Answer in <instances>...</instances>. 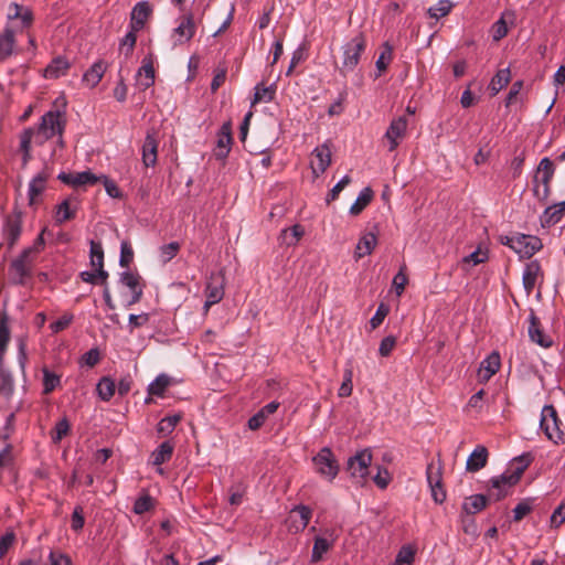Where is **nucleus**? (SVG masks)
Wrapping results in <instances>:
<instances>
[{"mask_svg": "<svg viewBox=\"0 0 565 565\" xmlns=\"http://www.w3.org/2000/svg\"><path fill=\"white\" fill-rule=\"evenodd\" d=\"M120 284L130 289V291H136L138 289H142L141 277L138 274L131 271H124L119 277Z\"/></svg>", "mask_w": 565, "mask_h": 565, "instance_id": "a19ab883", "label": "nucleus"}, {"mask_svg": "<svg viewBox=\"0 0 565 565\" xmlns=\"http://www.w3.org/2000/svg\"><path fill=\"white\" fill-rule=\"evenodd\" d=\"M484 404H486V391H477V393L470 397V399L467 404V408L475 411V412H479L480 409H482Z\"/></svg>", "mask_w": 565, "mask_h": 565, "instance_id": "5fc2aeb1", "label": "nucleus"}, {"mask_svg": "<svg viewBox=\"0 0 565 565\" xmlns=\"http://www.w3.org/2000/svg\"><path fill=\"white\" fill-rule=\"evenodd\" d=\"M61 385L60 375L50 371L47 367L43 369V386L44 388H56Z\"/></svg>", "mask_w": 565, "mask_h": 565, "instance_id": "6e6d98bb", "label": "nucleus"}, {"mask_svg": "<svg viewBox=\"0 0 565 565\" xmlns=\"http://www.w3.org/2000/svg\"><path fill=\"white\" fill-rule=\"evenodd\" d=\"M99 177L92 173L90 171H83L74 173V186H86L93 185L99 181Z\"/></svg>", "mask_w": 565, "mask_h": 565, "instance_id": "a18cd8bd", "label": "nucleus"}, {"mask_svg": "<svg viewBox=\"0 0 565 565\" xmlns=\"http://www.w3.org/2000/svg\"><path fill=\"white\" fill-rule=\"evenodd\" d=\"M305 230L301 225L296 224L290 228H285L280 233L281 244L286 246H295L303 236Z\"/></svg>", "mask_w": 565, "mask_h": 565, "instance_id": "2f4dec72", "label": "nucleus"}, {"mask_svg": "<svg viewBox=\"0 0 565 565\" xmlns=\"http://www.w3.org/2000/svg\"><path fill=\"white\" fill-rule=\"evenodd\" d=\"M68 430H70V424H68L67 419L66 418L61 419L55 426L53 440L55 443L62 440V438H64L67 435Z\"/></svg>", "mask_w": 565, "mask_h": 565, "instance_id": "69168bd1", "label": "nucleus"}, {"mask_svg": "<svg viewBox=\"0 0 565 565\" xmlns=\"http://www.w3.org/2000/svg\"><path fill=\"white\" fill-rule=\"evenodd\" d=\"M180 415H172L162 418L158 424V431L163 435L172 433L177 424L180 422Z\"/></svg>", "mask_w": 565, "mask_h": 565, "instance_id": "8fccbe9b", "label": "nucleus"}, {"mask_svg": "<svg viewBox=\"0 0 565 565\" xmlns=\"http://www.w3.org/2000/svg\"><path fill=\"white\" fill-rule=\"evenodd\" d=\"M180 249L178 242H171L160 247V258L163 264H167L174 258Z\"/></svg>", "mask_w": 565, "mask_h": 565, "instance_id": "3c124183", "label": "nucleus"}, {"mask_svg": "<svg viewBox=\"0 0 565 565\" xmlns=\"http://www.w3.org/2000/svg\"><path fill=\"white\" fill-rule=\"evenodd\" d=\"M267 415L259 409L254 416L248 419L247 426L250 430H257L260 428L267 419Z\"/></svg>", "mask_w": 565, "mask_h": 565, "instance_id": "e2e57ef3", "label": "nucleus"}, {"mask_svg": "<svg viewBox=\"0 0 565 565\" xmlns=\"http://www.w3.org/2000/svg\"><path fill=\"white\" fill-rule=\"evenodd\" d=\"M377 239L373 233L364 234L358 242L354 258L358 260L366 255H370L376 246Z\"/></svg>", "mask_w": 565, "mask_h": 565, "instance_id": "7c9ffc66", "label": "nucleus"}, {"mask_svg": "<svg viewBox=\"0 0 565 565\" xmlns=\"http://www.w3.org/2000/svg\"><path fill=\"white\" fill-rule=\"evenodd\" d=\"M10 340L9 329V317L3 312L0 317V355H2L7 349Z\"/></svg>", "mask_w": 565, "mask_h": 565, "instance_id": "37998d69", "label": "nucleus"}, {"mask_svg": "<svg viewBox=\"0 0 565 565\" xmlns=\"http://www.w3.org/2000/svg\"><path fill=\"white\" fill-rule=\"evenodd\" d=\"M136 32L137 31H132L131 29L121 41V50L125 52L126 56L130 55L134 50L137 40Z\"/></svg>", "mask_w": 565, "mask_h": 565, "instance_id": "680f3d73", "label": "nucleus"}, {"mask_svg": "<svg viewBox=\"0 0 565 565\" xmlns=\"http://www.w3.org/2000/svg\"><path fill=\"white\" fill-rule=\"evenodd\" d=\"M50 174L45 170L39 172L29 183V201L30 204L35 202V199L44 191L46 180Z\"/></svg>", "mask_w": 565, "mask_h": 565, "instance_id": "c756f323", "label": "nucleus"}, {"mask_svg": "<svg viewBox=\"0 0 565 565\" xmlns=\"http://www.w3.org/2000/svg\"><path fill=\"white\" fill-rule=\"evenodd\" d=\"M373 198V191L370 188H364L356 200L350 207V214L359 215L371 202Z\"/></svg>", "mask_w": 565, "mask_h": 565, "instance_id": "f704fd0d", "label": "nucleus"}, {"mask_svg": "<svg viewBox=\"0 0 565 565\" xmlns=\"http://www.w3.org/2000/svg\"><path fill=\"white\" fill-rule=\"evenodd\" d=\"M150 13L151 8L147 1L138 2L131 11L130 29L132 31H140L145 26Z\"/></svg>", "mask_w": 565, "mask_h": 565, "instance_id": "5701e85b", "label": "nucleus"}, {"mask_svg": "<svg viewBox=\"0 0 565 565\" xmlns=\"http://www.w3.org/2000/svg\"><path fill=\"white\" fill-rule=\"evenodd\" d=\"M73 320V316L71 315H64L61 318H58L56 321L52 322L50 328L52 332L57 333L66 329Z\"/></svg>", "mask_w": 565, "mask_h": 565, "instance_id": "0e129e2a", "label": "nucleus"}, {"mask_svg": "<svg viewBox=\"0 0 565 565\" xmlns=\"http://www.w3.org/2000/svg\"><path fill=\"white\" fill-rule=\"evenodd\" d=\"M134 258V250L130 247V245L127 242H122L120 246V258H119V265L121 267H128L129 264L132 262Z\"/></svg>", "mask_w": 565, "mask_h": 565, "instance_id": "13d9d810", "label": "nucleus"}, {"mask_svg": "<svg viewBox=\"0 0 565 565\" xmlns=\"http://www.w3.org/2000/svg\"><path fill=\"white\" fill-rule=\"evenodd\" d=\"M132 386V380L130 376L120 379L116 385L115 381L108 376L102 377L96 384V388H130Z\"/></svg>", "mask_w": 565, "mask_h": 565, "instance_id": "58836bf2", "label": "nucleus"}, {"mask_svg": "<svg viewBox=\"0 0 565 565\" xmlns=\"http://www.w3.org/2000/svg\"><path fill=\"white\" fill-rule=\"evenodd\" d=\"M487 259H488L487 252H483L480 248H478L477 250H475V252L470 253L469 255H467L466 257H463L462 263H463V265L476 266V265L484 263Z\"/></svg>", "mask_w": 565, "mask_h": 565, "instance_id": "864d4df0", "label": "nucleus"}, {"mask_svg": "<svg viewBox=\"0 0 565 565\" xmlns=\"http://www.w3.org/2000/svg\"><path fill=\"white\" fill-rule=\"evenodd\" d=\"M311 169L313 174L319 177L322 174L331 163V148L330 142L326 141L324 143L315 148L311 153Z\"/></svg>", "mask_w": 565, "mask_h": 565, "instance_id": "ddd939ff", "label": "nucleus"}, {"mask_svg": "<svg viewBox=\"0 0 565 565\" xmlns=\"http://www.w3.org/2000/svg\"><path fill=\"white\" fill-rule=\"evenodd\" d=\"M34 257L30 256V250L22 253L13 258L8 268L10 282L13 285L24 286L32 278Z\"/></svg>", "mask_w": 565, "mask_h": 565, "instance_id": "7ed1b4c3", "label": "nucleus"}, {"mask_svg": "<svg viewBox=\"0 0 565 565\" xmlns=\"http://www.w3.org/2000/svg\"><path fill=\"white\" fill-rule=\"evenodd\" d=\"M414 115V110L408 106L406 109V114L401 115L397 119H394L391 122V150H393L397 145L398 138H402L407 128L408 117Z\"/></svg>", "mask_w": 565, "mask_h": 565, "instance_id": "4be33fe9", "label": "nucleus"}, {"mask_svg": "<svg viewBox=\"0 0 565 565\" xmlns=\"http://www.w3.org/2000/svg\"><path fill=\"white\" fill-rule=\"evenodd\" d=\"M554 174V164L548 158H543L534 177L533 193L539 201H546L550 195V183Z\"/></svg>", "mask_w": 565, "mask_h": 565, "instance_id": "20e7f679", "label": "nucleus"}, {"mask_svg": "<svg viewBox=\"0 0 565 565\" xmlns=\"http://www.w3.org/2000/svg\"><path fill=\"white\" fill-rule=\"evenodd\" d=\"M565 521V502H562L551 515V524L555 527Z\"/></svg>", "mask_w": 565, "mask_h": 565, "instance_id": "774afa93", "label": "nucleus"}, {"mask_svg": "<svg viewBox=\"0 0 565 565\" xmlns=\"http://www.w3.org/2000/svg\"><path fill=\"white\" fill-rule=\"evenodd\" d=\"M232 141V125L230 121H226L222 125L217 134L216 148L214 150V156L216 159L223 160L227 157L231 150Z\"/></svg>", "mask_w": 565, "mask_h": 565, "instance_id": "2eb2a0df", "label": "nucleus"}, {"mask_svg": "<svg viewBox=\"0 0 565 565\" xmlns=\"http://www.w3.org/2000/svg\"><path fill=\"white\" fill-rule=\"evenodd\" d=\"M137 86L141 90H146L154 83V68L151 58H143L142 65L139 68L137 76Z\"/></svg>", "mask_w": 565, "mask_h": 565, "instance_id": "412c9836", "label": "nucleus"}, {"mask_svg": "<svg viewBox=\"0 0 565 565\" xmlns=\"http://www.w3.org/2000/svg\"><path fill=\"white\" fill-rule=\"evenodd\" d=\"M172 452L173 446L169 441H164L151 454V462L154 466H160L170 460Z\"/></svg>", "mask_w": 565, "mask_h": 565, "instance_id": "72a5a7b5", "label": "nucleus"}, {"mask_svg": "<svg viewBox=\"0 0 565 565\" xmlns=\"http://www.w3.org/2000/svg\"><path fill=\"white\" fill-rule=\"evenodd\" d=\"M275 90L271 87H266L263 85H257L255 87V94L254 99L252 102V105H255L257 103H269L274 99Z\"/></svg>", "mask_w": 565, "mask_h": 565, "instance_id": "de8ad7c7", "label": "nucleus"}, {"mask_svg": "<svg viewBox=\"0 0 565 565\" xmlns=\"http://www.w3.org/2000/svg\"><path fill=\"white\" fill-rule=\"evenodd\" d=\"M510 82V70L502 68L497 72V74L492 77L489 89L492 95L498 94L502 88H504Z\"/></svg>", "mask_w": 565, "mask_h": 565, "instance_id": "c9c22d12", "label": "nucleus"}, {"mask_svg": "<svg viewBox=\"0 0 565 565\" xmlns=\"http://www.w3.org/2000/svg\"><path fill=\"white\" fill-rule=\"evenodd\" d=\"M205 296V309H209L211 306L220 302L224 297L223 279L220 277H212L206 285Z\"/></svg>", "mask_w": 565, "mask_h": 565, "instance_id": "6ab92c4d", "label": "nucleus"}, {"mask_svg": "<svg viewBox=\"0 0 565 565\" xmlns=\"http://www.w3.org/2000/svg\"><path fill=\"white\" fill-rule=\"evenodd\" d=\"M426 477L433 500L436 503H443L446 500V492L441 484V463L439 460L430 461L427 465Z\"/></svg>", "mask_w": 565, "mask_h": 565, "instance_id": "1a4fd4ad", "label": "nucleus"}, {"mask_svg": "<svg viewBox=\"0 0 565 565\" xmlns=\"http://www.w3.org/2000/svg\"><path fill=\"white\" fill-rule=\"evenodd\" d=\"M84 523H85V520H84V515H83V508L78 505L73 511L71 527L75 532H79L83 529Z\"/></svg>", "mask_w": 565, "mask_h": 565, "instance_id": "052dcab7", "label": "nucleus"}, {"mask_svg": "<svg viewBox=\"0 0 565 565\" xmlns=\"http://www.w3.org/2000/svg\"><path fill=\"white\" fill-rule=\"evenodd\" d=\"M15 535L13 532H8L0 539V559L6 555L9 548L13 545Z\"/></svg>", "mask_w": 565, "mask_h": 565, "instance_id": "338daca9", "label": "nucleus"}, {"mask_svg": "<svg viewBox=\"0 0 565 565\" xmlns=\"http://www.w3.org/2000/svg\"><path fill=\"white\" fill-rule=\"evenodd\" d=\"M488 503V498L483 494H473L465 499L462 512L467 515H473L482 511Z\"/></svg>", "mask_w": 565, "mask_h": 565, "instance_id": "c85d7f7f", "label": "nucleus"}, {"mask_svg": "<svg viewBox=\"0 0 565 565\" xmlns=\"http://www.w3.org/2000/svg\"><path fill=\"white\" fill-rule=\"evenodd\" d=\"M180 384V379L161 373L148 385L147 388H167L169 386H177Z\"/></svg>", "mask_w": 565, "mask_h": 565, "instance_id": "4c0bfd02", "label": "nucleus"}, {"mask_svg": "<svg viewBox=\"0 0 565 565\" xmlns=\"http://www.w3.org/2000/svg\"><path fill=\"white\" fill-rule=\"evenodd\" d=\"M70 67L71 63L65 57L57 56L45 67L44 77L51 79L58 78L64 76Z\"/></svg>", "mask_w": 565, "mask_h": 565, "instance_id": "a878e982", "label": "nucleus"}, {"mask_svg": "<svg viewBox=\"0 0 565 565\" xmlns=\"http://www.w3.org/2000/svg\"><path fill=\"white\" fill-rule=\"evenodd\" d=\"M501 366V358L497 351L491 352L481 363L478 369V380L481 384L490 380Z\"/></svg>", "mask_w": 565, "mask_h": 565, "instance_id": "4468645a", "label": "nucleus"}, {"mask_svg": "<svg viewBox=\"0 0 565 565\" xmlns=\"http://www.w3.org/2000/svg\"><path fill=\"white\" fill-rule=\"evenodd\" d=\"M89 245V257L92 267L94 268L104 266V250L102 243L90 241Z\"/></svg>", "mask_w": 565, "mask_h": 565, "instance_id": "c03bdc74", "label": "nucleus"}, {"mask_svg": "<svg viewBox=\"0 0 565 565\" xmlns=\"http://www.w3.org/2000/svg\"><path fill=\"white\" fill-rule=\"evenodd\" d=\"M542 276L543 273L539 260H531L525 265L522 280L524 289L526 290L527 295H530L533 291L539 278Z\"/></svg>", "mask_w": 565, "mask_h": 565, "instance_id": "a211bd4d", "label": "nucleus"}, {"mask_svg": "<svg viewBox=\"0 0 565 565\" xmlns=\"http://www.w3.org/2000/svg\"><path fill=\"white\" fill-rule=\"evenodd\" d=\"M7 24L14 25V32L29 29L34 21L33 11L30 7L11 2L7 8Z\"/></svg>", "mask_w": 565, "mask_h": 565, "instance_id": "423d86ee", "label": "nucleus"}, {"mask_svg": "<svg viewBox=\"0 0 565 565\" xmlns=\"http://www.w3.org/2000/svg\"><path fill=\"white\" fill-rule=\"evenodd\" d=\"M150 319V315L147 312L140 313V315H129L128 318V327L129 331L134 332L136 328L142 327L148 323Z\"/></svg>", "mask_w": 565, "mask_h": 565, "instance_id": "4d7b16f0", "label": "nucleus"}, {"mask_svg": "<svg viewBox=\"0 0 565 565\" xmlns=\"http://www.w3.org/2000/svg\"><path fill=\"white\" fill-rule=\"evenodd\" d=\"M540 427L547 438L555 444L565 443V433L559 428V419L553 405H545L542 409Z\"/></svg>", "mask_w": 565, "mask_h": 565, "instance_id": "39448f33", "label": "nucleus"}, {"mask_svg": "<svg viewBox=\"0 0 565 565\" xmlns=\"http://www.w3.org/2000/svg\"><path fill=\"white\" fill-rule=\"evenodd\" d=\"M65 127L64 115L60 110H50L41 118L38 127L25 129L21 137H26L32 146H42L54 136H58V143L62 146V134Z\"/></svg>", "mask_w": 565, "mask_h": 565, "instance_id": "f257e3e1", "label": "nucleus"}, {"mask_svg": "<svg viewBox=\"0 0 565 565\" xmlns=\"http://www.w3.org/2000/svg\"><path fill=\"white\" fill-rule=\"evenodd\" d=\"M330 547L331 543L327 539L317 536L312 548L311 562H319L322 558V555L327 553Z\"/></svg>", "mask_w": 565, "mask_h": 565, "instance_id": "79ce46f5", "label": "nucleus"}, {"mask_svg": "<svg viewBox=\"0 0 565 565\" xmlns=\"http://www.w3.org/2000/svg\"><path fill=\"white\" fill-rule=\"evenodd\" d=\"M107 70L103 61L95 62L83 75V82L89 86L95 87L103 78Z\"/></svg>", "mask_w": 565, "mask_h": 565, "instance_id": "cd10ccee", "label": "nucleus"}, {"mask_svg": "<svg viewBox=\"0 0 565 565\" xmlns=\"http://www.w3.org/2000/svg\"><path fill=\"white\" fill-rule=\"evenodd\" d=\"M174 35L177 36V40L174 42V45L177 44H183L188 41H190L195 32V25L193 22L192 15H186L182 18L179 25L173 30Z\"/></svg>", "mask_w": 565, "mask_h": 565, "instance_id": "b1692460", "label": "nucleus"}, {"mask_svg": "<svg viewBox=\"0 0 565 565\" xmlns=\"http://www.w3.org/2000/svg\"><path fill=\"white\" fill-rule=\"evenodd\" d=\"M316 471L329 480H332L337 477L339 472V466L332 454L331 449L328 447L322 448L313 458H312Z\"/></svg>", "mask_w": 565, "mask_h": 565, "instance_id": "6e6552de", "label": "nucleus"}, {"mask_svg": "<svg viewBox=\"0 0 565 565\" xmlns=\"http://www.w3.org/2000/svg\"><path fill=\"white\" fill-rule=\"evenodd\" d=\"M384 51L381 53L376 61V73L374 74V77L377 78L381 76L387 68L388 61L386 60V53L388 52V41H385L383 43Z\"/></svg>", "mask_w": 565, "mask_h": 565, "instance_id": "bf43d9fd", "label": "nucleus"}, {"mask_svg": "<svg viewBox=\"0 0 565 565\" xmlns=\"http://www.w3.org/2000/svg\"><path fill=\"white\" fill-rule=\"evenodd\" d=\"M14 25L7 24L0 33V63L13 55L15 49Z\"/></svg>", "mask_w": 565, "mask_h": 565, "instance_id": "dca6fc26", "label": "nucleus"}, {"mask_svg": "<svg viewBox=\"0 0 565 565\" xmlns=\"http://www.w3.org/2000/svg\"><path fill=\"white\" fill-rule=\"evenodd\" d=\"M372 460V455L367 449L359 451L355 456L348 460V470L351 477L362 481L367 472Z\"/></svg>", "mask_w": 565, "mask_h": 565, "instance_id": "f8f14e48", "label": "nucleus"}, {"mask_svg": "<svg viewBox=\"0 0 565 565\" xmlns=\"http://www.w3.org/2000/svg\"><path fill=\"white\" fill-rule=\"evenodd\" d=\"M388 315V306L384 302H381L375 315L370 320V329H376Z\"/></svg>", "mask_w": 565, "mask_h": 565, "instance_id": "603ef678", "label": "nucleus"}, {"mask_svg": "<svg viewBox=\"0 0 565 565\" xmlns=\"http://www.w3.org/2000/svg\"><path fill=\"white\" fill-rule=\"evenodd\" d=\"M487 448L484 446H477L467 459L466 469L470 472H477L487 465Z\"/></svg>", "mask_w": 565, "mask_h": 565, "instance_id": "393cba45", "label": "nucleus"}, {"mask_svg": "<svg viewBox=\"0 0 565 565\" xmlns=\"http://www.w3.org/2000/svg\"><path fill=\"white\" fill-rule=\"evenodd\" d=\"M452 8V3L449 0H439L435 6L428 9L430 18L439 19L447 15Z\"/></svg>", "mask_w": 565, "mask_h": 565, "instance_id": "49530a36", "label": "nucleus"}, {"mask_svg": "<svg viewBox=\"0 0 565 565\" xmlns=\"http://www.w3.org/2000/svg\"><path fill=\"white\" fill-rule=\"evenodd\" d=\"M75 217V210L71 209V202L68 199L64 200L56 207L55 221L57 224H62L68 220Z\"/></svg>", "mask_w": 565, "mask_h": 565, "instance_id": "ea45409f", "label": "nucleus"}, {"mask_svg": "<svg viewBox=\"0 0 565 565\" xmlns=\"http://www.w3.org/2000/svg\"><path fill=\"white\" fill-rule=\"evenodd\" d=\"M564 215L562 207L557 204H553L545 209L543 215L541 216V222L543 226H550L558 223Z\"/></svg>", "mask_w": 565, "mask_h": 565, "instance_id": "e433bc0d", "label": "nucleus"}, {"mask_svg": "<svg viewBox=\"0 0 565 565\" xmlns=\"http://www.w3.org/2000/svg\"><path fill=\"white\" fill-rule=\"evenodd\" d=\"M516 465L515 470L510 472L507 471L500 477L491 479V488L489 490V498L499 501L508 495L510 489L516 484L531 462L530 455H523L514 459Z\"/></svg>", "mask_w": 565, "mask_h": 565, "instance_id": "f03ea898", "label": "nucleus"}, {"mask_svg": "<svg viewBox=\"0 0 565 565\" xmlns=\"http://www.w3.org/2000/svg\"><path fill=\"white\" fill-rule=\"evenodd\" d=\"M142 162L145 167H153L157 163L158 157V140L153 132H147L142 143Z\"/></svg>", "mask_w": 565, "mask_h": 565, "instance_id": "aec40b11", "label": "nucleus"}, {"mask_svg": "<svg viewBox=\"0 0 565 565\" xmlns=\"http://www.w3.org/2000/svg\"><path fill=\"white\" fill-rule=\"evenodd\" d=\"M416 555V547L412 544L403 545L391 565H413Z\"/></svg>", "mask_w": 565, "mask_h": 565, "instance_id": "473e14b6", "label": "nucleus"}, {"mask_svg": "<svg viewBox=\"0 0 565 565\" xmlns=\"http://www.w3.org/2000/svg\"><path fill=\"white\" fill-rule=\"evenodd\" d=\"M529 320V337L531 341L542 348H550L553 343L552 338L543 331L539 318L532 312Z\"/></svg>", "mask_w": 565, "mask_h": 565, "instance_id": "f3484780", "label": "nucleus"}, {"mask_svg": "<svg viewBox=\"0 0 565 565\" xmlns=\"http://www.w3.org/2000/svg\"><path fill=\"white\" fill-rule=\"evenodd\" d=\"M505 244L521 258H530L542 248V242L539 237L524 234L508 237Z\"/></svg>", "mask_w": 565, "mask_h": 565, "instance_id": "0eeeda50", "label": "nucleus"}, {"mask_svg": "<svg viewBox=\"0 0 565 565\" xmlns=\"http://www.w3.org/2000/svg\"><path fill=\"white\" fill-rule=\"evenodd\" d=\"M311 518V510L306 505H298L290 511L289 520L292 522L296 531H302L307 527Z\"/></svg>", "mask_w": 565, "mask_h": 565, "instance_id": "bb28decb", "label": "nucleus"}, {"mask_svg": "<svg viewBox=\"0 0 565 565\" xmlns=\"http://www.w3.org/2000/svg\"><path fill=\"white\" fill-rule=\"evenodd\" d=\"M22 233V215L20 212H13L6 216L3 227H2V236L8 245V248L11 249L15 243L19 241Z\"/></svg>", "mask_w": 565, "mask_h": 565, "instance_id": "9b49d317", "label": "nucleus"}, {"mask_svg": "<svg viewBox=\"0 0 565 565\" xmlns=\"http://www.w3.org/2000/svg\"><path fill=\"white\" fill-rule=\"evenodd\" d=\"M152 508L153 499L148 493H145L135 501L132 510L136 514H143Z\"/></svg>", "mask_w": 565, "mask_h": 565, "instance_id": "09e8293b", "label": "nucleus"}, {"mask_svg": "<svg viewBox=\"0 0 565 565\" xmlns=\"http://www.w3.org/2000/svg\"><path fill=\"white\" fill-rule=\"evenodd\" d=\"M364 47L365 41L362 35L354 36L343 46L342 71L354 70Z\"/></svg>", "mask_w": 565, "mask_h": 565, "instance_id": "9d476101", "label": "nucleus"}]
</instances>
